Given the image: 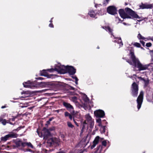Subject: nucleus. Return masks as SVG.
<instances>
[{"mask_svg":"<svg viewBox=\"0 0 153 153\" xmlns=\"http://www.w3.org/2000/svg\"><path fill=\"white\" fill-rule=\"evenodd\" d=\"M22 127H19L18 128L16 129V130H19Z\"/></svg>","mask_w":153,"mask_h":153,"instance_id":"54","label":"nucleus"},{"mask_svg":"<svg viewBox=\"0 0 153 153\" xmlns=\"http://www.w3.org/2000/svg\"><path fill=\"white\" fill-rule=\"evenodd\" d=\"M101 127H102V132L103 133H105V132L106 126H102H102H101Z\"/></svg>","mask_w":153,"mask_h":153,"instance_id":"32","label":"nucleus"},{"mask_svg":"<svg viewBox=\"0 0 153 153\" xmlns=\"http://www.w3.org/2000/svg\"><path fill=\"white\" fill-rule=\"evenodd\" d=\"M62 104L65 107L66 109L70 112L72 114H74L75 111L74 108L72 105H71L70 103L65 101L63 102Z\"/></svg>","mask_w":153,"mask_h":153,"instance_id":"6","label":"nucleus"},{"mask_svg":"<svg viewBox=\"0 0 153 153\" xmlns=\"http://www.w3.org/2000/svg\"><path fill=\"white\" fill-rule=\"evenodd\" d=\"M1 123L4 125H5L7 123V121L5 119H3L2 118V121H1Z\"/></svg>","mask_w":153,"mask_h":153,"instance_id":"33","label":"nucleus"},{"mask_svg":"<svg viewBox=\"0 0 153 153\" xmlns=\"http://www.w3.org/2000/svg\"><path fill=\"white\" fill-rule=\"evenodd\" d=\"M61 67L58 66L57 68H51L50 69L47 70V71H49L50 72H53L54 71H55L61 74Z\"/></svg>","mask_w":153,"mask_h":153,"instance_id":"15","label":"nucleus"},{"mask_svg":"<svg viewBox=\"0 0 153 153\" xmlns=\"http://www.w3.org/2000/svg\"><path fill=\"white\" fill-rule=\"evenodd\" d=\"M133 76H135V77H134V78L135 79H136V78H135V77H137V76H136V75H134H134H133Z\"/></svg>","mask_w":153,"mask_h":153,"instance_id":"63","label":"nucleus"},{"mask_svg":"<svg viewBox=\"0 0 153 153\" xmlns=\"http://www.w3.org/2000/svg\"><path fill=\"white\" fill-rule=\"evenodd\" d=\"M72 78L73 79H75V83H76V85H77L78 84V79L77 77L76 76H73L72 77Z\"/></svg>","mask_w":153,"mask_h":153,"instance_id":"31","label":"nucleus"},{"mask_svg":"<svg viewBox=\"0 0 153 153\" xmlns=\"http://www.w3.org/2000/svg\"><path fill=\"white\" fill-rule=\"evenodd\" d=\"M61 137L62 139L64 141L65 140V137L63 134L61 135Z\"/></svg>","mask_w":153,"mask_h":153,"instance_id":"43","label":"nucleus"},{"mask_svg":"<svg viewBox=\"0 0 153 153\" xmlns=\"http://www.w3.org/2000/svg\"><path fill=\"white\" fill-rule=\"evenodd\" d=\"M26 146H27L28 147H30L32 149L33 148V146L31 144V143L30 142H29V143L25 142L24 147H25Z\"/></svg>","mask_w":153,"mask_h":153,"instance_id":"22","label":"nucleus"},{"mask_svg":"<svg viewBox=\"0 0 153 153\" xmlns=\"http://www.w3.org/2000/svg\"><path fill=\"white\" fill-rule=\"evenodd\" d=\"M137 78L139 79H140L141 80L145 81L144 79L141 77H138Z\"/></svg>","mask_w":153,"mask_h":153,"instance_id":"52","label":"nucleus"},{"mask_svg":"<svg viewBox=\"0 0 153 153\" xmlns=\"http://www.w3.org/2000/svg\"><path fill=\"white\" fill-rule=\"evenodd\" d=\"M24 87L26 88H31V82L30 81H28L27 82H25L23 83Z\"/></svg>","mask_w":153,"mask_h":153,"instance_id":"18","label":"nucleus"},{"mask_svg":"<svg viewBox=\"0 0 153 153\" xmlns=\"http://www.w3.org/2000/svg\"><path fill=\"white\" fill-rule=\"evenodd\" d=\"M96 145L97 144H95V143H93V145L92 146H91V149H93L94 148Z\"/></svg>","mask_w":153,"mask_h":153,"instance_id":"42","label":"nucleus"},{"mask_svg":"<svg viewBox=\"0 0 153 153\" xmlns=\"http://www.w3.org/2000/svg\"><path fill=\"white\" fill-rule=\"evenodd\" d=\"M101 118H96V122L99 123L98 126H102V123L101 120L100 119Z\"/></svg>","mask_w":153,"mask_h":153,"instance_id":"25","label":"nucleus"},{"mask_svg":"<svg viewBox=\"0 0 153 153\" xmlns=\"http://www.w3.org/2000/svg\"><path fill=\"white\" fill-rule=\"evenodd\" d=\"M16 118V117H13L12 118L10 119V120L12 121H15Z\"/></svg>","mask_w":153,"mask_h":153,"instance_id":"41","label":"nucleus"},{"mask_svg":"<svg viewBox=\"0 0 153 153\" xmlns=\"http://www.w3.org/2000/svg\"><path fill=\"white\" fill-rule=\"evenodd\" d=\"M87 124V123L86 122V121H84L83 123V124L82 125V130H81V134H82L83 132V130L85 128L86 125Z\"/></svg>","mask_w":153,"mask_h":153,"instance_id":"23","label":"nucleus"},{"mask_svg":"<svg viewBox=\"0 0 153 153\" xmlns=\"http://www.w3.org/2000/svg\"><path fill=\"white\" fill-rule=\"evenodd\" d=\"M143 91L140 92L139 96H138L137 100V108L139 110L141 108L143 101Z\"/></svg>","mask_w":153,"mask_h":153,"instance_id":"8","label":"nucleus"},{"mask_svg":"<svg viewBox=\"0 0 153 153\" xmlns=\"http://www.w3.org/2000/svg\"><path fill=\"white\" fill-rule=\"evenodd\" d=\"M139 90L138 85L135 82L132 84L131 87V94L134 97L137 96Z\"/></svg>","mask_w":153,"mask_h":153,"instance_id":"5","label":"nucleus"},{"mask_svg":"<svg viewBox=\"0 0 153 153\" xmlns=\"http://www.w3.org/2000/svg\"><path fill=\"white\" fill-rule=\"evenodd\" d=\"M152 45V44L150 42H149L146 43V46L147 47H150Z\"/></svg>","mask_w":153,"mask_h":153,"instance_id":"35","label":"nucleus"},{"mask_svg":"<svg viewBox=\"0 0 153 153\" xmlns=\"http://www.w3.org/2000/svg\"><path fill=\"white\" fill-rule=\"evenodd\" d=\"M102 28L107 31H108L109 33H111V35H112L113 30L109 26H103L102 27Z\"/></svg>","mask_w":153,"mask_h":153,"instance_id":"20","label":"nucleus"},{"mask_svg":"<svg viewBox=\"0 0 153 153\" xmlns=\"http://www.w3.org/2000/svg\"><path fill=\"white\" fill-rule=\"evenodd\" d=\"M107 12L109 14L114 15L117 14V8L114 6H108L107 9Z\"/></svg>","mask_w":153,"mask_h":153,"instance_id":"7","label":"nucleus"},{"mask_svg":"<svg viewBox=\"0 0 153 153\" xmlns=\"http://www.w3.org/2000/svg\"><path fill=\"white\" fill-rule=\"evenodd\" d=\"M129 54L131 59H128L126 60L130 65H132L134 68L137 67L140 71L146 70L148 68L149 65H142L140 62L138 58L136 57L134 52L131 51Z\"/></svg>","mask_w":153,"mask_h":153,"instance_id":"1","label":"nucleus"},{"mask_svg":"<svg viewBox=\"0 0 153 153\" xmlns=\"http://www.w3.org/2000/svg\"><path fill=\"white\" fill-rule=\"evenodd\" d=\"M76 69L71 66H63L61 67V74L68 73L70 75H74L76 72Z\"/></svg>","mask_w":153,"mask_h":153,"instance_id":"3","label":"nucleus"},{"mask_svg":"<svg viewBox=\"0 0 153 153\" xmlns=\"http://www.w3.org/2000/svg\"><path fill=\"white\" fill-rule=\"evenodd\" d=\"M53 19V18H51V20L50 21V22L51 23H52V22H53L52 19Z\"/></svg>","mask_w":153,"mask_h":153,"instance_id":"56","label":"nucleus"},{"mask_svg":"<svg viewBox=\"0 0 153 153\" xmlns=\"http://www.w3.org/2000/svg\"><path fill=\"white\" fill-rule=\"evenodd\" d=\"M54 119V118L53 117H52L51 118H50L48 120L49 121H50V122H51V121L53 119Z\"/></svg>","mask_w":153,"mask_h":153,"instance_id":"49","label":"nucleus"},{"mask_svg":"<svg viewBox=\"0 0 153 153\" xmlns=\"http://www.w3.org/2000/svg\"><path fill=\"white\" fill-rule=\"evenodd\" d=\"M137 37L138 39L140 40H144L146 39V38L143 36L140 33H139L138 34Z\"/></svg>","mask_w":153,"mask_h":153,"instance_id":"27","label":"nucleus"},{"mask_svg":"<svg viewBox=\"0 0 153 153\" xmlns=\"http://www.w3.org/2000/svg\"><path fill=\"white\" fill-rule=\"evenodd\" d=\"M71 100L74 102H76L77 100V97H76L74 96L71 97Z\"/></svg>","mask_w":153,"mask_h":153,"instance_id":"30","label":"nucleus"},{"mask_svg":"<svg viewBox=\"0 0 153 153\" xmlns=\"http://www.w3.org/2000/svg\"><path fill=\"white\" fill-rule=\"evenodd\" d=\"M105 0L106 1V2H107L108 3V2H109L110 0Z\"/></svg>","mask_w":153,"mask_h":153,"instance_id":"62","label":"nucleus"},{"mask_svg":"<svg viewBox=\"0 0 153 153\" xmlns=\"http://www.w3.org/2000/svg\"><path fill=\"white\" fill-rule=\"evenodd\" d=\"M94 114L96 118H103L105 116L104 111L101 109H98L94 111Z\"/></svg>","mask_w":153,"mask_h":153,"instance_id":"11","label":"nucleus"},{"mask_svg":"<svg viewBox=\"0 0 153 153\" xmlns=\"http://www.w3.org/2000/svg\"><path fill=\"white\" fill-rule=\"evenodd\" d=\"M70 93H71V94L72 95H74V92H70Z\"/></svg>","mask_w":153,"mask_h":153,"instance_id":"58","label":"nucleus"},{"mask_svg":"<svg viewBox=\"0 0 153 153\" xmlns=\"http://www.w3.org/2000/svg\"><path fill=\"white\" fill-rule=\"evenodd\" d=\"M69 118L71 120L72 119V115L71 114H70V115L68 116Z\"/></svg>","mask_w":153,"mask_h":153,"instance_id":"46","label":"nucleus"},{"mask_svg":"<svg viewBox=\"0 0 153 153\" xmlns=\"http://www.w3.org/2000/svg\"><path fill=\"white\" fill-rule=\"evenodd\" d=\"M84 151V150H81L80 151L79 153H83Z\"/></svg>","mask_w":153,"mask_h":153,"instance_id":"59","label":"nucleus"},{"mask_svg":"<svg viewBox=\"0 0 153 153\" xmlns=\"http://www.w3.org/2000/svg\"><path fill=\"white\" fill-rule=\"evenodd\" d=\"M69 89L72 90H74L75 89V88L73 87H72L71 86H70L69 88Z\"/></svg>","mask_w":153,"mask_h":153,"instance_id":"47","label":"nucleus"},{"mask_svg":"<svg viewBox=\"0 0 153 153\" xmlns=\"http://www.w3.org/2000/svg\"><path fill=\"white\" fill-rule=\"evenodd\" d=\"M59 141L56 138L52 137L48 140L47 145L49 146H59Z\"/></svg>","mask_w":153,"mask_h":153,"instance_id":"4","label":"nucleus"},{"mask_svg":"<svg viewBox=\"0 0 153 153\" xmlns=\"http://www.w3.org/2000/svg\"><path fill=\"white\" fill-rule=\"evenodd\" d=\"M75 124H76V125L77 126H79V125H78V123H75Z\"/></svg>","mask_w":153,"mask_h":153,"instance_id":"64","label":"nucleus"},{"mask_svg":"<svg viewBox=\"0 0 153 153\" xmlns=\"http://www.w3.org/2000/svg\"><path fill=\"white\" fill-rule=\"evenodd\" d=\"M2 117H0V122H1V121H2Z\"/></svg>","mask_w":153,"mask_h":153,"instance_id":"57","label":"nucleus"},{"mask_svg":"<svg viewBox=\"0 0 153 153\" xmlns=\"http://www.w3.org/2000/svg\"><path fill=\"white\" fill-rule=\"evenodd\" d=\"M49 27H51L53 28L54 27V26L52 23H50L49 25Z\"/></svg>","mask_w":153,"mask_h":153,"instance_id":"44","label":"nucleus"},{"mask_svg":"<svg viewBox=\"0 0 153 153\" xmlns=\"http://www.w3.org/2000/svg\"><path fill=\"white\" fill-rule=\"evenodd\" d=\"M119 13L120 17L123 19L140 18L134 11L128 7L126 8L124 10L122 9H119Z\"/></svg>","mask_w":153,"mask_h":153,"instance_id":"2","label":"nucleus"},{"mask_svg":"<svg viewBox=\"0 0 153 153\" xmlns=\"http://www.w3.org/2000/svg\"><path fill=\"white\" fill-rule=\"evenodd\" d=\"M55 129V128L53 127V128H50L49 129V131H52L53 130H54Z\"/></svg>","mask_w":153,"mask_h":153,"instance_id":"45","label":"nucleus"},{"mask_svg":"<svg viewBox=\"0 0 153 153\" xmlns=\"http://www.w3.org/2000/svg\"><path fill=\"white\" fill-rule=\"evenodd\" d=\"M70 114L67 111L65 112V117H68Z\"/></svg>","mask_w":153,"mask_h":153,"instance_id":"36","label":"nucleus"},{"mask_svg":"<svg viewBox=\"0 0 153 153\" xmlns=\"http://www.w3.org/2000/svg\"><path fill=\"white\" fill-rule=\"evenodd\" d=\"M27 150L29 152H31L32 151V150L30 149H27Z\"/></svg>","mask_w":153,"mask_h":153,"instance_id":"60","label":"nucleus"},{"mask_svg":"<svg viewBox=\"0 0 153 153\" xmlns=\"http://www.w3.org/2000/svg\"><path fill=\"white\" fill-rule=\"evenodd\" d=\"M108 4V3L107 2H106V1L105 0L103 1V5L104 6H105Z\"/></svg>","mask_w":153,"mask_h":153,"instance_id":"39","label":"nucleus"},{"mask_svg":"<svg viewBox=\"0 0 153 153\" xmlns=\"http://www.w3.org/2000/svg\"><path fill=\"white\" fill-rule=\"evenodd\" d=\"M140 42L142 44L143 46L144 47H145V42H144L142 40H140Z\"/></svg>","mask_w":153,"mask_h":153,"instance_id":"38","label":"nucleus"},{"mask_svg":"<svg viewBox=\"0 0 153 153\" xmlns=\"http://www.w3.org/2000/svg\"><path fill=\"white\" fill-rule=\"evenodd\" d=\"M17 137V134L13 132H12L9 134L6 135L4 137L1 138V140L4 142L6 141L9 138H16Z\"/></svg>","mask_w":153,"mask_h":153,"instance_id":"9","label":"nucleus"},{"mask_svg":"<svg viewBox=\"0 0 153 153\" xmlns=\"http://www.w3.org/2000/svg\"><path fill=\"white\" fill-rule=\"evenodd\" d=\"M88 14L90 17L91 18H94L96 19L97 18V17H96L97 15V12H96L94 10H90L88 12Z\"/></svg>","mask_w":153,"mask_h":153,"instance_id":"17","label":"nucleus"},{"mask_svg":"<svg viewBox=\"0 0 153 153\" xmlns=\"http://www.w3.org/2000/svg\"><path fill=\"white\" fill-rule=\"evenodd\" d=\"M6 107V106L5 105L4 106H2L1 107V108L3 109L5 108Z\"/></svg>","mask_w":153,"mask_h":153,"instance_id":"55","label":"nucleus"},{"mask_svg":"<svg viewBox=\"0 0 153 153\" xmlns=\"http://www.w3.org/2000/svg\"><path fill=\"white\" fill-rule=\"evenodd\" d=\"M118 42L120 44V47H122L123 45V43L122 41L121 38L119 39Z\"/></svg>","mask_w":153,"mask_h":153,"instance_id":"29","label":"nucleus"},{"mask_svg":"<svg viewBox=\"0 0 153 153\" xmlns=\"http://www.w3.org/2000/svg\"><path fill=\"white\" fill-rule=\"evenodd\" d=\"M14 143L17 147L21 146L22 147H24L25 142H22V140L17 139L15 141Z\"/></svg>","mask_w":153,"mask_h":153,"instance_id":"13","label":"nucleus"},{"mask_svg":"<svg viewBox=\"0 0 153 153\" xmlns=\"http://www.w3.org/2000/svg\"><path fill=\"white\" fill-rule=\"evenodd\" d=\"M47 70H43L42 71H40V75L41 76H44L47 77L48 78H50L52 76V75H49L47 72Z\"/></svg>","mask_w":153,"mask_h":153,"instance_id":"14","label":"nucleus"},{"mask_svg":"<svg viewBox=\"0 0 153 153\" xmlns=\"http://www.w3.org/2000/svg\"><path fill=\"white\" fill-rule=\"evenodd\" d=\"M100 5V6H102V5L101 4H96L95 5V7L97 8L98 6Z\"/></svg>","mask_w":153,"mask_h":153,"instance_id":"51","label":"nucleus"},{"mask_svg":"<svg viewBox=\"0 0 153 153\" xmlns=\"http://www.w3.org/2000/svg\"><path fill=\"white\" fill-rule=\"evenodd\" d=\"M42 135L44 138H47L49 136L51 135V133L49 130L46 128L44 127L42 131Z\"/></svg>","mask_w":153,"mask_h":153,"instance_id":"12","label":"nucleus"},{"mask_svg":"<svg viewBox=\"0 0 153 153\" xmlns=\"http://www.w3.org/2000/svg\"><path fill=\"white\" fill-rule=\"evenodd\" d=\"M50 121H49V120L47 121L46 122L47 123L46 124V125H48L50 123Z\"/></svg>","mask_w":153,"mask_h":153,"instance_id":"53","label":"nucleus"},{"mask_svg":"<svg viewBox=\"0 0 153 153\" xmlns=\"http://www.w3.org/2000/svg\"><path fill=\"white\" fill-rule=\"evenodd\" d=\"M140 7L142 9H151L153 7V4H142L140 6Z\"/></svg>","mask_w":153,"mask_h":153,"instance_id":"16","label":"nucleus"},{"mask_svg":"<svg viewBox=\"0 0 153 153\" xmlns=\"http://www.w3.org/2000/svg\"><path fill=\"white\" fill-rule=\"evenodd\" d=\"M39 85L41 86L46 87L49 85V82H40Z\"/></svg>","mask_w":153,"mask_h":153,"instance_id":"21","label":"nucleus"},{"mask_svg":"<svg viewBox=\"0 0 153 153\" xmlns=\"http://www.w3.org/2000/svg\"><path fill=\"white\" fill-rule=\"evenodd\" d=\"M102 145L103 146H106L107 143H106V141L105 140L103 141L102 142Z\"/></svg>","mask_w":153,"mask_h":153,"instance_id":"34","label":"nucleus"},{"mask_svg":"<svg viewBox=\"0 0 153 153\" xmlns=\"http://www.w3.org/2000/svg\"><path fill=\"white\" fill-rule=\"evenodd\" d=\"M67 125L68 127L69 128H73V127H74V125H73L71 122H67Z\"/></svg>","mask_w":153,"mask_h":153,"instance_id":"28","label":"nucleus"},{"mask_svg":"<svg viewBox=\"0 0 153 153\" xmlns=\"http://www.w3.org/2000/svg\"><path fill=\"white\" fill-rule=\"evenodd\" d=\"M10 119L9 120H7V123H9L10 124H13V123L11 122H10Z\"/></svg>","mask_w":153,"mask_h":153,"instance_id":"48","label":"nucleus"},{"mask_svg":"<svg viewBox=\"0 0 153 153\" xmlns=\"http://www.w3.org/2000/svg\"><path fill=\"white\" fill-rule=\"evenodd\" d=\"M105 12L106 11L105 9H101L100 10H99L98 12H97V14L99 15L102 16L105 14Z\"/></svg>","mask_w":153,"mask_h":153,"instance_id":"19","label":"nucleus"},{"mask_svg":"<svg viewBox=\"0 0 153 153\" xmlns=\"http://www.w3.org/2000/svg\"><path fill=\"white\" fill-rule=\"evenodd\" d=\"M101 148V149L102 148V146L101 145H99L98 146H97L96 148V151L97 152Z\"/></svg>","mask_w":153,"mask_h":153,"instance_id":"37","label":"nucleus"},{"mask_svg":"<svg viewBox=\"0 0 153 153\" xmlns=\"http://www.w3.org/2000/svg\"><path fill=\"white\" fill-rule=\"evenodd\" d=\"M86 120L85 121H86L87 122V124L90 125V127L91 128H93L94 126V121L92 119L91 116L89 114H87L85 115Z\"/></svg>","mask_w":153,"mask_h":153,"instance_id":"10","label":"nucleus"},{"mask_svg":"<svg viewBox=\"0 0 153 153\" xmlns=\"http://www.w3.org/2000/svg\"><path fill=\"white\" fill-rule=\"evenodd\" d=\"M73 121L74 123H75V124L77 123V122L75 121L74 118H73Z\"/></svg>","mask_w":153,"mask_h":153,"instance_id":"61","label":"nucleus"},{"mask_svg":"<svg viewBox=\"0 0 153 153\" xmlns=\"http://www.w3.org/2000/svg\"><path fill=\"white\" fill-rule=\"evenodd\" d=\"M100 137L98 136L96 137L93 142V143L97 144L99 141Z\"/></svg>","mask_w":153,"mask_h":153,"instance_id":"26","label":"nucleus"},{"mask_svg":"<svg viewBox=\"0 0 153 153\" xmlns=\"http://www.w3.org/2000/svg\"><path fill=\"white\" fill-rule=\"evenodd\" d=\"M37 79H40V80H42L43 79V78H42L41 77H38L36 78Z\"/></svg>","mask_w":153,"mask_h":153,"instance_id":"50","label":"nucleus"},{"mask_svg":"<svg viewBox=\"0 0 153 153\" xmlns=\"http://www.w3.org/2000/svg\"><path fill=\"white\" fill-rule=\"evenodd\" d=\"M84 101L85 102H87L89 101V98L86 96L84 100Z\"/></svg>","mask_w":153,"mask_h":153,"instance_id":"40","label":"nucleus"},{"mask_svg":"<svg viewBox=\"0 0 153 153\" xmlns=\"http://www.w3.org/2000/svg\"><path fill=\"white\" fill-rule=\"evenodd\" d=\"M132 44L135 47L139 48H143L142 47H141V45L140 43L137 42H134L133 43H132Z\"/></svg>","mask_w":153,"mask_h":153,"instance_id":"24","label":"nucleus"}]
</instances>
